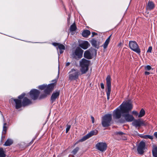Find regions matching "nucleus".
Segmentation results:
<instances>
[{"mask_svg": "<svg viewBox=\"0 0 157 157\" xmlns=\"http://www.w3.org/2000/svg\"><path fill=\"white\" fill-rule=\"evenodd\" d=\"M132 104L129 102H126L125 106L122 108V112L124 113L122 116L124 118H121L119 120V122L121 123H124L125 121L130 122L134 120V117L132 115L129 114V113L132 109Z\"/></svg>", "mask_w": 157, "mask_h": 157, "instance_id": "obj_1", "label": "nucleus"}, {"mask_svg": "<svg viewBox=\"0 0 157 157\" xmlns=\"http://www.w3.org/2000/svg\"><path fill=\"white\" fill-rule=\"evenodd\" d=\"M126 102H123L119 106L120 109H117L115 110L113 113V118L114 119H119L121 116L124 113L122 112L121 109L124 106H125Z\"/></svg>", "mask_w": 157, "mask_h": 157, "instance_id": "obj_2", "label": "nucleus"}, {"mask_svg": "<svg viewBox=\"0 0 157 157\" xmlns=\"http://www.w3.org/2000/svg\"><path fill=\"white\" fill-rule=\"evenodd\" d=\"M89 61L85 59H82L80 61V65L81 67L80 71L82 74L86 73L88 70Z\"/></svg>", "mask_w": 157, "mask_h": 157, "instance_id": "obj_3", "label": "nucleus"}, {"mask_svg": "<svg viewBox=\"0 0 157 157\" xmlns=\"http://www.w3.org/2000/svg\"><path fill=\"white\" fill-rule=\"evenodd\" d=\"M112 119V116L111 114H106L102 118L101 124L104 127H108L111 124V122Z\"/></svg>", "mask_w": 157, "mask_h": 157, "instance_id": "obj_4", "label": "nucleus"}, {"mask_svg": "<svg viewBox=\"0 0 157 157\" xmlns=\"http://www.w3.org/2000/svg\"><path fill=\"white\" fill-rule=\"evenodd\" d=\"M69 73V78L71 80H76L78 79L79 76L80 74V72L78 70L74 69H72Z\"/></svg>", "mask_w": 157, "mask_h": 157, "instance_id": "obj_5", "label": "nucleus"}, {"mask_svg": "<svg viewBox=\"0 0 157 157\" xmlns=\"http://www.w3.org/2000/svg\"><path fill=\"white\" fill-rule=\"evenodd\" d=\"M130 48L136 53L140 54L141 51L139 46L135 41H130L129 42Z\"/></svg>", "mask_w": 157, "mask_h": 157, "instance_id": "obj_6", "label": "nucleus"}, {"mask_svg": "<svg viewBox=\"0 0 157 157\" xmlns=\"http://www.w3.org/2000/svg\"><path fill=\"white\" fill-rule=\"evenodd\" d=\"M98 133V131L96 130H94L90 131L89 133L83 136L81 139L79 140L78 142H76L75 144L74 145H75L79 142H82L85 141L93 136L96 135Z\"/></svg>", "mask_w": 157, "mask_h": 157, "instance_id": "obj_7", "label": "nucleus"}, {"mask_svg": "<svg viewBox=\"0 0 157 157\" xmlns=\"http://www.w3.org/2000/svg\"><path fill=\"white\" fill-rule=\"evenodd\" d=\"M111 77L110 76L108 75L106 78V87L105 90L107 95V99L109 100V99L110 95L111 90Z\"/></svg>", "mask_w": 157, "mask_h": 157, "instance_id": "obj_8", "label": "nucleus"}, {"mask_svg": "<svg viewBox=\"0 0 157 157\" xmlns=\"http://www.w3.org/2000/svg\"><path fill=\"white\" fill-rule=\"evenodd\" d=\"M83 50L80 48L77 47L74 52L73 53V58L76 59V56L78 59L81 58L82 56Z\"/></svg>", "mask_w": 157, "mask_h": 157, "instance_id": "obj_9", "label": "nucleus"}, {"mask_svg": "<svg viewBox=\"0 0 157 157\" xmlns=\"http://www.w3.org/2000/svg\"><path fill=\"white\" fill-rule=\"evenodd\" d=\"M107 147V144L105 142H99L96 145V149L101 152L105 151L106 150Z\"/></svg>", "mask_w": 157, "mask_h": 157, "instance_id": "obj_10", "label": "nucleus"}, {"mask_svg": "<svg viewBox=\"0 0 157 157\" xmlns=\"http://www.w3.org/2000/svg\"><path fill=\"white\" fill-rule=\"evenodd\" d=\"M40 92L36 89L32 90L29 92V95L31 98L35 100H36L39 95Z\"/></svg>", "mask_w": 157, "mask_h": 157, "instance_id": "obj_11", "label": "nucleus"}, {"mask_svg": "<svg viewBox=\"0 0 157 157\" xmlns=\"http://www.w3.org/2000/svg\"><path fill=\"white\" fill-rule=\"evenodd\" d=\"M145 146V143L144 142L141 141L140 142L137 147V151L139 154L142 155L144 154Z\"/></svg>", "mask_w": 157, "mask_h": 157, "instance_id": "obj_12", "label": "nucleus"}, {"mask_svg": "<svg viewBox=\"0 0 157 157\" xmlns=\"http://www.w3.org/2000/svg\"><path fill=\"white\" fill-rule=\"evenodd\" d=\"M55 84L54 83H52L49 84L47 86H46V89L44 90V93L46 94H50L53 90Z\"/></svg>", "mask_w": 157, "mask_h": 157, "instance_id": "obj_13", "label": "nucleus"}, {"mask_svg": "<svg viewBox=\"0 0 157 157\" xmlns=\"http://www.w3.org/2000/svg\"><path fill=\"white\" fill-rule=\"evenodd\" d=\"M11 99L12 100H13L15 103L16 109H18L21 107L22 104L21 100L17 99H14L13 98H12Z\"/></svg>", "mask_w": 157, "mask_h": 157, "instance_id": "obj_14", "label": "nucleus"}, {"mask_svg": "<svg viewBox=\"0 0 157 157\" xmlns=\"http://www.w3.org/2000/svg\"><path fill=\"white\" fill-rule=\"evenodd\" d=\"M155 7V4L152 1H149L147 5L146 6V8L147 10L150 11L154 9Z\"/></svg>", "mask_w": 157, "mask_h": 157, "instance_id": "obj_15", "label": "nucleus"}, {"mask_svg": "<svg viewBox=\"0 0 157 157\" xmlns=\"http://www.w3.org/2000/svg\"><path fill=\"white\" fill-rule=\"evenodd\" d=\"M59 94L60 92L59 91L53 92L52 93L51 97V101L52 103L54 102L56 99L59 97Z\"/></svg>", "mask_w": 157, "mask_h": 157, "instance_id": "obj_16", "label": "nucleus"}, {"mask_svg": "<svg viewBox=\"0 0 157 157\" xmlns=\"http://www.w3.org/2000/svg\"><path fill=\"white\" fill-rule=\"evenodd\" d=\"M144 124V121L140 119L136 120L133 123V124L136 127H140Z\"/></svg>", "mask_w": 157, "mask_h": 157, "instance_id": "obj_17", "label": "nucleus"}, {"mask_svg": "<svg viewBox=\"0 0 157 157\" xmlns=\"http://www.w3.org/2000/svg\"><path fill=\"white\" fill-rule=\"evenodd\" d=\"M79 46L84 49H87L90 46L88 42L84 41L79 44Z\"/></svg>", "mask_w": 157, "mask_h": 157, "instance_id": "obj_18", "label": "nucleus"}, {"mask_svg": "<svg viewBox=\"0 0 157 157\" xmlns=\"http://www.w3.org/2000/svg\"><path fill=\"white\" fill-rule=\"evenodd\" d=\"M23 106L29 105L32 103L31 101L26 97H24L22 102Z\"/></svg>", "mask_w": 157, "mask_h": 157, "instance_id": "obj_19", "label": "nucleus"}, {"mask_svg": "<svg viewBox=\"0 0 157 157\" xmlns=\"http://www.w3.org/2000/svg\"><path fill=\"white\" fill-rule=\"evenodd\" d=\"M84 56L85 58L88 59H91L92 58V55L91 54L90 50H88L86 51L84 54Z\"/></svg>", "mask_w": 157, "mask_h": 157, "instance_id": "obj_20", "label": "nucleus"}, {"mask_svg": "<svg viewBox=\"0 0 157 157\" xmlns=\"http://www.w3.org/2000/svg\"><path fill=\"white\" fill-rule=\"evenodd\" d=\"M7 123H6L5 122L4 123L3 126V131L2 132V136L1 139V142L2 141V138H4L5 137V136H3V134L5 135L6 133V131L7 130V127L6 126Z\"/></svg>", "mask_w": 157, "mask_h": 157, "instance_id": "obj_21", "label": "nucleus"}, {"mask_svg": "<svg viewBox=\"0 0 157 157\" xmlns=\"http://www.w3.org/2000/svg\"><path fill=\"white\" fill-rule=\"evenodd\" d=\"M90 43L94 47L98 49V48L99 45H97V41L95 39H92L91 40Z\"/></svg>", "mask_w": 157, "mask_h": 157, "instance_id": "obj_22", "label": "nucleus"}, {"mask_svg": "<svg viewBox=\"0 0 157 157\" xmlns=\"http://www.w3.org/2000/svg\"><path fill=\"white\" fill-rule=\"evenodd\" d=\"M111 36V35H110L109 36L108 38L106 40L104 44L102 45V46L103 47L104 49H106L107 48L110 41V38Z\"/></svg>", "mask_w": 157, "mask_h": 157, "instance_id": "obj_23", "label": "nucleus"}, {"mask_svg": "<svg viewBox=\"0 0 157 157\" xmlns=\"http://www.w3.org/2000/svg\"><path fill=\"white\" fill-rule=\"evenodd\" d=\"M90 34V31L88 30H84L82 33V35L85 37H87Z\"/></svg>", "mask_w": 157, "mask_h": 157, "instance_id": "obj_24", "label": "nucleus"}, {"mask_svg": "<svg viewBox=\"0 0 157 157\" xmlns=\"http://www.w3.org/2000/svg\"><path fill=\"white\" fill-rule=\"evenodd\" d=\"M58 48L59 50L60 53L61 54L63 53L64 50L65 49V47L62 44H59Z\"/></svg>", "mask_w": 157, "mask_h": 157, "instance_id": "obj_25", "label": "nucleus"}, {"mask_svg": "<svg viewBox=\"0 0 157 157\" xmlns=\"http://www.w3.org/2000/svg\"><path fill=\"white\" fill-rule=\"evenodd\" d=\"M13 141L11 139H8L5 142L4 145L5 146H10L12 144Z\"/></svg>", "mask_w": 157, "mask_h": 157, "instance_id": "obj_26", "label": "nucleus"}, {"mask_svg": "<svg viewBox=\"0 0 157 157\" xmlns=\"http://www.w3.org/2000/svg\"><path fill=\"white\" fill-rule=\"evenodd\" d=\"M77 27L75 23H73L70 26V31L71 32L74 31L76 30Z\"/></svg>", "mask_w": 157, "mask_h": 157, "instance_id": "obj_27", "label": "nucleus"}, {"mask_svg": "<svg viewBox=\"0 0 157 157\" xmlns=\"http://www.w3.org/2000/svg\"><path fill=\"white\" fill-rule=\"evenodd\" d=\"M145 114L144 110L143 109H142L140 112L139 114H138V117L140 118L143 117Z\"/></svg>", "mask_w": 157, "mask_h": 157, "instance_id": "obj_28", "label": "nucleus"}, {"mask_svg": "<svg viewBox=\"0 0 157 157\" xmlns=\"http://www.w3.org/2000/svg\"><path fill=\"white\" fill-rule=\"evenodd\" d=\"M152 153L153 157H157V147H155L153 149Z\"/></svg>", "mask_w": 157, "mask_h": 157, "instance_id": "obj_29", "label": "nucleus"}, {"mask_svg": "<svg viewBox=\"0 0 157 157\" xmlns=\"http://www.w3.org/2000/svg\"><path fill=\"white\" fill-rule=\"evenodd\" d=\"M143 139H149L151 140H153V136H151L150 135H144V136H143Z\"/></svg>", "mask_w": 157, "mask_h": 157, "instance_id": "obj_30", "label": "nucleus"}, {"mask_svg": "<svg viewBox=\"0 0 157 157\" xmlns=\"http://www.w3.org/2000/svg\"><path fill=\"white\" fill-rule=\"evenodd\" d=\"M79 149V147H77L72 151L71 153L73 155H75L77 153Z\"/></svg>", "mask_w": 157, "mask_h": 157, "instance_id": "obj_31", "label": "nucleus"}, {"mask_svg": "<svg viewBox=\"0 0 157 157\" xmlns=\"http://www.w3.org/2000/svg\"><path fill=\"white\" fill-rule=\"evenodd\" d=\"M6 156L4 154L3 149L2 148H0V157H5Z\"/></svg>", "mask_w": 157, "mask_h": 157, "instance_id": "obj_32", "label": "nucleus"}, {"mask_svg": "<svg viewBox=\"0 0 157 157\" xmlns=\"http://www.w3.org/2000/svg\"><path fill=\"white\" fill-rule=\"evenodd\" d=\"M144 69H145V70L148 71H150V70H151V69H153L152 68V67H151L149 65H148L146 66H145L144 67Z\"/></svg>", "mask_w": 157, "mask_h": 157, "instance_id": "obj_33", "label": "nucleus"}, {"mask_svg": "<svg viewBox=\"0 0 157 157\" xmlns=\"http://www.w3.org/2000/svg\"><path fill=\"white\" fill-rule=\"evenodd\" d=\"M115 134L116 135H117L122 136L123 135H124L125 133H123V132L120 131V132H116L115 133Z\"/></svg>", "mask_w": 157, "mask_h": 157, "instance_id": "obj_34", "label": "nucleus"}, {"mask_svg": "<svg viewBox=\"0 0 157 157\" xmlns=\"http://www.w3.org/2000/svg\"><path fill=\"white\" fill-rule=\"evenodd\" d=\"M46 85L44 84L39 86L38 88L41 90H43L45 89H46Z\"/></svg>", "mask_w": 157, "mask_h": 157, "instance_id": "obj_35", "label": "nucleus"}, {"mask_svg": "<svg viewBox=\"0 0 157 157\" xmlns=\"http://www.w3.org/2000/svg\"><path fill=\"white\" fill-rule=\"evenodd\" d=\"M25 93H22L21 95L19 96L18 97V98L19 99H18L20 100L24 98V97L25 96Z\"/></svg>", "mask_w": 157, "mask_h": 157, "instance_id": "obj_36", "label": "nucleus"}, {"mask_svg": "<svg viewBox=\"0 0 157 157\" xmlns=\"http://www.w3.org/2000/svg\"><path fill=\"white\" fill-rule=\"evenodd\" d=\"M48 94H46L45 93V94H42L39 97V99H43V98H45V97H46L47 95H48Z\"/></svg>", "mask_w": 157, "mask_h": 157, "instance_id": "obj_37", "label": "nucleus"}, {"mask_svg": "<svg viewBox=\"0 0 157 157\" xmlns=\"http://www.w3.org/2000/svg\"><path fill=\"white\" fill-rule=\"evenodd\" d=\"M66 126H67V128H66V133H67L68 132V131L70 130V128L71 125L67 124V125Z\"/></svg>", "mask_w": 157, "mask_h": 157, "instance_id": "obj_38", "label": "nucleus"}, {"mask_svg": "<svg viewBox=\"0 0 157 157\" xmlns=\"http://www.w3.org/2000/svg\"><path fill=\"white\" fill-rule=\"evenodd\" d=\"M132 113L136 117L138 116V113L137 112L135 111H133L132 112Z\"/></svg>", "mask_w": 157, "mask_h": 157, "instance_id": "obj_39", "label": "nucleus"}, {"mask_svg": "<svg viewBox=\"0 0 157 157\" xmlns=\"http://www.w3.org/2000/svg\"><path fill=\"white\" fill-rule=\"evenodd\" d=\"M152 49V47L151 46H150L149 47L147 51V52H151V50Z\"/></svg>", "mask_w": 157, "mask_h": 157, "instance_id": "obj_40", "label": "nucleus"}, {"mask_svg": "<svg viewBox=\"0 0 157 157\" xmlns=\"http://www.w3.org/2000/svg\"><path fill=\"white\" fill-rule=\"evenodd\" d=\"M59 44V43H52V44L55 46H58H58Z\"/></svg>", "mask_w": 157, "mask_h": 157, "instance_id": "obj_41", "label": "nucleus"}, {"mask_svg": "<svg viewBox=\"0 0 157 157\" xmlns=\"http://www.w3.org/2000/svg\"><path fill=\"white\" fill-rule=\"evenodd\" d=\"M101 88L102 89H104L105 88L104 85L103 83H101L100 84Z\"/></svg>", "mask_w": 157, "mask_h": 157, "instance_id": "obj_42", "label": "nucleus"}, {"mask_svg": "<svg viewBox=\"0 0 157 157\" xmlns=\"http://www.w3.org/2000/svg\"><path fill=\"white\" fill-rule=\"evenodd\" d=\"M150 74V72L148 71H145L144 72V75H149Z\"/></svg>", "mask_w": 157, "mask_h": 157, "instance_id": "obj_43", "label": "nucleus"}, {"mask_svg": "<svg viewBox=\"0 0 157 157\" xmlns=\"http://www.w3.org/2000/svg\"><path fill=\"white\" fill-rule=\"evenodd\" d=\"M154 136L157 139V132H155L154 133Z\"/></svg>", "mask_w": 157, "mask_h": 157, "instance_id": "obj_44", "label": "nucleus"}, {"mask_svg": "<svg viewBox=\"0 0 157 157\" xmlns=\"http://www.w3.org/2000/svg\"><path fill=\"white\" fill-rule=\"evenodd\" d=\"M91 119H92V122L93 123H94V117L93 116L91 117Z\"/></svg>", "mask_w": 157, "mask_h": 157, "instance_id": "obj_45", "label": "nucleus"}, {"mask_svg": "<svg viewBox=\"0 0 157 157\" xmlns=\"http://www.w3.org/2000/svg\"><path fill=\"white\" fill-rule=\"evenodd\" d=\"M70 63L69 62H67V63H66V67H67L68 66H69L70 64Z\"/></svg>", "mask_w": 157, "mask_h": 157, "instance_id": "obj_46", "label": "nucleus"}, {"mask_svg": "<svg viewBox=\"0 0 157 157\" xmlns=\"http://www.w3.org/2000/svg\"><path fill=\"white\" fill-rule=\"evenodd\" d=\"M92 33V37L94 35H97V33H94V32H93Z\"/></svg>", "mask_w": 157, "mask_h": 157, "instance_id": "obj_47", "label": "nucleus"}, {"mask_svg": "<svg viewBox=\"0 0 157 157\" xmlns=\"http://www.w3.org/2000/svg\"><path fill=\"white\" fill-rule=\"evenodd\" d=\"M144 136V135H139V136L141 137V138H143V136Z\"/></svg>", "mask_w": 157, "mask_h": 157, "instance_id": "obj_48", "label": "nucleus"}, {"mask_svg": "<svg viewBox=\"0 0 157 157\" xmlns=\"http://www.w3.org/2000/svg\"><path fill=\"white\" fill-rule=\"evenodd\" d=\"M52 82H56V79L53 80H52Z\"/></svg>", "mask_w": 157, "mask_h": 157, "instance_id": "obj_49", "label": "nucleus"}, {"mask_svg": "<svg viewBox=\"0 0 157 157\" xmlns=\"http://www.w3.org/2000/svg\"><path fill=\"white\" fill-rule=\"evenodd\" d=\"M121 43H120L119 44H118V46H120V45H121Z\"/></svg>", "mask_w": 157, "mask_h": 157, "instance_id": "obj_50", "label": "nucleus"}, {"mask_svg": "<svg viewBox=\"0 0 157 157\" xmlns=\"http://www.w3.org/2000/svg\"><path fill=\"white\" fill-rule=\"evenodd\" d=\"M124 138L123 139L124 140H126V138L125 137H124Z\"/></svg>", "mask_w": 157, "mask_h": 157, "instance_id": "obj_51", "label": "nucleus"}]
</instances>
